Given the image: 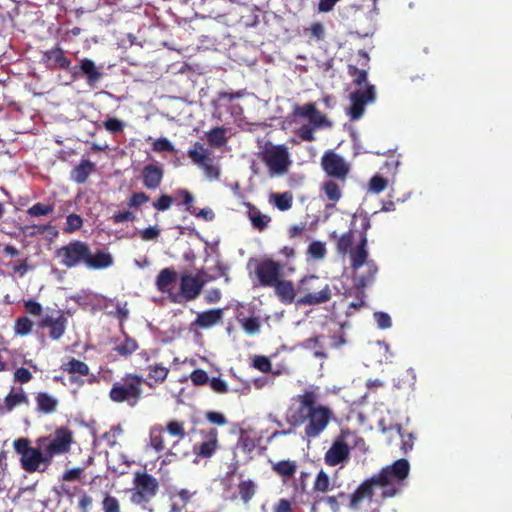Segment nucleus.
I'll return each mask as SVG.
<instances>
[{"label": "nucleus", "instance_id": "f257e3e1", "mask_svg": "<svg viewBox=\"0 0 512 512\" xmlns=\"http://www.w3.org/2000/svg\"><path fill=\"white\" fill-rule=\"evenodd\" d=\"M297 403L295 410H289L287 421L293 427L304 426V435L308 440L318 438L335 420L334 411L320 404L319 388L311 386L294 397Z\"/></svg>", "mask_w": 512, "mask_h": 512}, {"label": "nucleus", "instance_id": "f03ea898", "mask_svg": "<svg viewBox=\"0 0 512 512\" xmlns=\"http://www.w3.org/2000/svg\"><path fill=\"white\" fill-rule=\"evenodd\" d=\"M55 257L59 264L66 269L83 265L87 269L102 270L114 264V258L108 249H96L93 252L90 245L82 240H71L61 246L55 251Z\"/></svg>", "mask_w": 512, "mask_h": 512}, {"label": "nucleus", "instance_id": "7ed1b4c3", "mask_svg": "<svg viewBox=\"0 0 512 512\" xmlns=\"http://www.w3.org/2000/svg\"><path fill=\"white\" fill-rule=\"evenodd\" d=\"M144 384L150 388L154 387L151 382L137 373H125L112 384L108 393L109 399L117 404L125 403L129 407H135L142 399Z\"/></svg>", "mask_w": 512, "mask_h": 512}, {"label": "nucleus", "instance_id": "20e7f679", "mask_svg": "<svg viewBox=\"0 0 512 512\" xmlns=\"http://www.w3.org/2000/svg\"><path fill=\"white\" fill-rule=\"evenodd\" d=\"M409 471L410 464L408 460L401 458L393 464L385 466L378 474L372 476L380 485V497L382 500L394 497L401 491Z\"/></svg>", "mask_w": 512, "mask_h": 512}, {"label": "nucleus", "instance_id": "39448f33", "mask_svg": "<svg viewBox=\"0 0 512 512\" xmlns=\"http://www.w3.org/2000/svg\"><path fill=\"white\" fill-rule=\"evenodd\" d=\"M13 447L20 456V464L24 471L28 473L45 472L51 466L43 448L39 445L32 447L28 438L15 439Z\"/></svg>", "mask_w": 512, "mask_h": 512}, {"label": "nucleus", "instance_id": "423d86ee", "mask_svg": "<svg viewBox=\"0 0 512 512\" xmlns=\"http://www.w3.org/2000/svg\"><path fill=\"white\" fill-rule=\"evenodd\" d=\"M159 491V482L147 472H136L133 479L131 502L148 512H154L151 501Z\"/></svg>", "mask_w": 512, "mask_h": 512}, {"label": "nucleus", "instance_id": "0eeeda50", "mask_svg": "<svg viewBox=\"0 0 512 512\" xmlns=\"http://www.w3.org/2000/svg\"><path fill=\"white\" fill-rule=\"evenodd\" d=\"M36 442L43 448L45 456L52 463L55 457L66 455L71 451L74 434L67 426H60L48 436L38 438Z\"/></svg>", "mask_w": 512, "mask_h": 512}, {"label": "nucleus", "instance_id": "6e6552de", "mask_svg": "<svg viewBox=\"0 0 512 512\" xmlns=\"http://www.w3.org/2000/svg\"><path fill=\"white\" fill-rule=\"evenodd\" d=\"M319 278L315 275L305 276L300 281L299 291L305 293L297 300L299 305L315 306L328 302L332 297L330 286L320 287L315 284Z\"/></svg>", "mask_w": 512, "mask_h": 512}, {"label": "nucleus", "instance_id": "1a4fd4ad", "mask_svg": "<svg viewBox=\"0 0 512 512\" xmlns=\"http://www.w3.org/2000/svg\"><path fill=\"white\" fill-rule=\"evenodd\" d=\"M378 490H380V485L373 477L366 479L353 493L348 495V507L353 511H359L363 504H371L372 502H375L377 503V507L373 508L371 512H380L379 506L383 500L381 498L380 500L375 498Z\"/></svg>", "mask_w": 512, "mask_h": 512}, {"label": "nucleus", "instance_id": "9d476101", "mask_svg": "<svg viewBox=\"0 0 512 512\" xmlns=\"http://www.w3.org/2000/svg\"><path fill=\"white\" fill-rule=\"evenodd\" d=\"M351 434L349 429H341L339 435L335 437L332 445L324 454L326 465L334 467L348 462L350 459V447L346 440Z\"/></svg>", "mask_w": 512, "mask_h": 512}, {"label": "nucleus", "instance_id": "9b49d317", "mask_svg": "<svg viewBox=\"0 0 512 512\" xmlns=\"http://www.w3.org/2000/svg\"><path fill=\"white\" fill-rule=\"evenodd\" d=\"M262 160L271 174L278 175L286 173L291 163L288 150L284 145H275L266 148L263 152Z\"/></svg>", "mask_w": 512, "mask_h": 512}, {"label": "nucleus", "instance_id": "f8f14e48", "mask_svg": "<svg viewBox=\"0 0 512 512\" xmlns=\"http://www.w3.org/2000/svg\"><path fill=\"white\" fill-rule=\"evenodd\" d=\"M285 264L270 258L258 261L255 266V275L262 287H272L280 278L283 277V268Z\"/></svg>", "mask_w": 512, "mask_h": 512}, {"label": "nucleus", "instance_id": "ddd939ff", "mask_svg": "<svg viewBox=\"0 0 512 512\" xmlns=\"http://www.w3.org/2000/svg\"><path fill=\"white\" fill-rule=\"evenodd\" d=\"M321 165L327 176L344 183L350 173V165L344 158L332 150L326 151L321 158Z\"/></svg>", "mask_w": 512, "mask_h": 512}, {"label": "nucleus", "instance_id": "4468645a", "mask_svg": "<svg viewBox=\"0 0 512 512\" xmlns=\"http://www.w3.org/2000/svg\"><path fill=\"white\" fill-rule=\"evenodd\" d=\"M376 99V89L374 85H367V87L362 90L358 89L351 93L350 101L351 105L348 108V115L351 120L360 119L364 112L365 106L367 104L373 103Z\"/></svg>", "mask_w": 512, "mask_h": 512}, {"label": "nucleus", "instance_id": "2eb2a0df", "mask_svg": "<svg viewBox=\"0 0 512 512\" xmlns=\"http://www.w3.org/2000/svg\"><path fill=\"white\" fill-rule=\"evenodd\" d=\"M205 272L199 270L196 275L183 274L180 278V295L185 301L195 300L202 292L206 281L203 279Z\"/></svg>", "mask_w": 512, "mask_h": 512}, {"label": "nucleus", "instance_id": "dca6fc26", "mask_svg": "<svg viewBox=\"0 0 512 512\" xmlns=\"http://www.w3.org/2000/svg\"><path fill=\"white\" fill-rule=\"evenodd\" d=\"M68 320L62 310H54L53 314L44 315L38 322L41 329H49V337L59 340L66 332Z\"/></svg>", "mask_w": 512, "mask_h": 512}, {"label": "nucleus", "instance_id": "f3484780", "mask_svg": "<svg viewBox=\"0 0 512 512\" xmlns=\"http://www.w3.org/2000/svg\"><path fill=\"white\" fill-rule=\"evenodd\" d=\"M293 114L309 121L314 128L329 127V122L326 115L322 114L316 107L315 103H307L304 105H295Z\"/></svg>", "mask_w": 512, "mask_h": 512}, {"label": "nucleus", "instance_id": "a211bd4d", "mask_svg": "<svg viewBox=\"0 0 512 512\" xmlns=\"http://www.w3.org/2000/svg\"><path fill=\"white\" fill-rule=\"evenodd\" d=\"M204 440L194 446V452L201 458H210L218 448V430L210 428L208 431H201Z\"/></svg>", "mask_w": 512, "mask_h": 512}, {"label": "nucleus", "instance_id": "6ab92c4d", "mask_svg": "<svg viewBox=\"0 0 512 512\" xmlns=\"http://www.w3.org/2000/svg\"><path fill=\"white\" fill-rule=\"evenodd\" d=\"M43 62L50 69L60 68L63 70H69L71 61L64 55V51L61 47L55 46L50 50L43 52Z\"/></svg>", "mask_w": 512, "mask_h": 512}, {"label": "nucleus", "instance_id": "aec40b11", "mask_svg": "<svg viewBox=\"0 0 512 512\" xmlns=\"http://www.w3.org/2000/svg\"><path fill=\"white\" fill-rule=\"evenodd\" d=\"M29 398L23 388L15 390L13 387L4 398V402L0 405V414H6L13 411L16 407L21 405H28Z\"/></svg>", "mask_w": 512, "mask_h": 512}, {"label": "nucleus", "instance_id": "412c9836", "mask_svg": "<svg viewBox=\"0 0 512 512\" xmlns=\"http://www.w3.org/2000/svg\"><path fill=\"white\" fill-rule=\"evenodd\" d=\"M365 266V272L357 273L353 276V284L354 289L363 294V290L366 287L371 285L376 278V274L378 272V266L373 260H370L369 263Z\"/></svg>", "mask_w": 512, "mask_h": 512}, {"label": "nucleus", "instance_id": "4be33fe9", "mask_svg": "<svg viewBox=\"0 0 512 512\" xmlns=\"http://www.w3.org/2000/svg\"><path fill=\"white\" fill-rule=\"evenodd\" d=\"M223 315V310L220 308L200 312L197 314L196 319L191 323V326L202 329L211 328L222 322Z\"/></svg>", "mask_w": 512, "mask_h": 512}, {"label": "nucleus", "instance_id": "5701e85b", "mask_svg": "<svg viewBox=\"0 0 512 512\" xmlns=\"http://www.w3.org/2000/svg\"><path fill=\"white\" fill-rule=\"evenodd\" d=\"M367 242V236L362 235L356 247L349 252L350 266L355 272L370 261L368 260Z\"/></svg>", "mask_w": 512, "mask_h": 512}, {"label": "nucleus", "instance_id": "b1692460", "mask_svg": "<svg viewBox=\"0 0 512 512\" xmlns=\"http://www.w3.org/2000/svg\"><path fill=\"white\" fill-rule=\"evenodd\" d=\"M164 170L160 165L148 164L142 169V182L147 189H157L163 179Z\"/></svg>", "mask_w": 512, "mask_h": 512}, {"label": "nucleus", "instance_id": "393cba45", "mask_svg": "<svg viewBox=\"0 0 512 512\" xmlns=\"http://www.w3.org/2000/svg\"><path fill=\"white\" fill-rule=\"evenodd\" d=\"M35 402L37 412L44 415L54 414L59 407L58 398L46 391L37 392Z\"/></svg>", "mask_w": 512, "mask_h": 512}, {"label": "nucleus", "instance_id": "a878e982", "mask_svg": "<svg viewBox=\"0 0 512 512\" xmlns=\"http://www.w3.org/2000/svg\"><path fill=\"white\" fill-rule=\"evenodd\" d=\"M358 56L362 59V68H358L352 64H349L347 68L348 74L353 78V83L356 86H362L367 81L368 72L366 68L368 67L370 58L369 54L365 50H359Z\"/></svg>", "mask_w": 512, "mask_h": 512}, {"label": "nucleus", "instance_id": "bb28decb", "mask_svg": "<svg viewBox=\"0 0 512 512\" xmlns=\"http://www.w3.org/2000/svg\"><path fill=\"white\" fill-rule=\"evenodd\" d=\"M384 432L389 433L390 439H400V449L403 454H407L412 450L414 445V436L412 433L403 430L401 425L396 424L394 426H390L389 428L385 429Z\"/></svg>", "mask_w": 512, "mask_h": 512}, {"label": "nucleus", "instance_id": "cd10ccee", "mask_svg": "<svg viewBox=\"0 0 512 512\" xmlns=\"http://www.w3.org/2000/svg\"><path fill=\"white\" fill-rule=\"evenodd\" d=\"M272 287L283 304H291L295 301L296 292L292 281L280 278Z\"/></svg>", "mask_w": 512, "mask_h": 512}, {"label": "nucleus", "instance_id": "c85d7f7f", "mask_svg": "<svg viewBox=\"0 0 512 512\" xmlns=\"http://www.w3.org/2000/svg\"><path fill=\"white\" fill-rule=\"evenodd\" d=\"M123 340L120 342H116V345L113 347V351L120 357L128 358L134 352H136L139 348V344L137 340L126 332H123Z\"/></svg>", "mask_w": 512, "mask_h": 512}, {"label": "nucleus", "instance_id": "c756f323", "mask_svg": "<svg viewBox=\"0 0 512 512\" xmlns=\"http://www.w3.org/2000/svg\"><path fill=\"white\" fill-rule=\"evenodd\" d=\"M246 206L248 208L247 215L253 228L257 229L258 231H264L268 227L271 218L262 214L260 210L251 203H246Z\"/></svg>", "mask_w": 512, "mask_h": 512}, {"label": "nucleus", "instance_id": "7c9ffc66", "mask_svg": "<svg viewBox=\"0 0 512 512\" xmlns=\"http://www.w3.org/2000/svg\"><path fill=\"white\" fill-rule=\"evenodd\" d=\"M330 238L336 241V250L341 255H345L353 249L354 234L352 230L342 235H338L336 231H333L330 233Z\"/></svg>", "mask_w": 512, "mask_h": 512}, {"label": "nucleus", "instance_id": "2f4dec72", "mask_svg": "<svg viewBox=\"0 0 512 512\" xmlns=\"http://www.w3.org/2000/svg\"><path fill=\"white\" fill-rule=\"evenodd\" d=\"M95 164L89 160H82L71 171V178L77 184H83L87 181L89 175L94 171Z\"/></svg>", "mask_w": 512, "mask_h": 512}, {"label": "nucleus", "instance_id": "473e14b6", "mask_svg": "<svg viewBox=\"0 0 512 512\" xmlns=\"http://www.w3.org/2000/svg\"><path fill=\"white\" fill-rule=\"evenodd\" d=\"M193 493L187 489H180L170 494L172 501L170 511L181 512L186 505L191 501Z\"/></svg>", "mask_w": 512, "mask_h": 512}, {"label": "nucleus", "instance_id": "72a5a7b5", "mask_svg": "<svg viewBox=\"0 0 512 512\" xmlns=\"http://www.w3.org/2000/svg\"><path fill=\"white\" fill-rule=\"evenodd\" d=\"M165 429L164 426L160 424H156L150 428L149 431V445L156 452H162L165 450V440H164Z\"/></svg>", "mask_w": 512, "mask_h": 512}, {"label": "nucleus", "instance_id": "f704fd0d", "mask_svg": "<svg viewBox=\"0 0 512 512\" xmlns=\"http://www.w3.org/2000/svg\"><path fill=\"white\" fill-rule=\"evenodd\" d=\"M335 485L333 481L331 480L330 476L321 469L313 482L312 490L313 493L317 494H325L334 489Z\"/></svg>", "mask_w": 512, "mask_h": 512}, {"label": "nucleus", "instance_id": "c9c22d12", "mask_svg": "<svg viewBox=\"0 0 512 512\" xmlns=\"http://www.w3.org/2000/svg\"><path fill=\"white\" fill-rule=\"evenodd\" d=\"M80 71L86 76L89 84L96 83L101 78V73L98 71L95 63L88 58H84L80 61Z\"/></svg>", "mask_w": 512, "mask_h": 512}, {"label": "nucleus", "instance_id": "e433bc0d", "mask_svg": "<svg viewBox=\"0 0 512 512\" xmlns=\"http://www.w3.org/2000/svg\"><path fill=\"white\" fill-rule=\"evenodd\" d=\"M176 279L177 273L172 268L162 269L156 278L157 289L161 292L168 291L169 286L173 284Z\"/></svg>", "mask_w": 512, "mask_h": 512}, {"label": "nucleus", "instance_id": "4c0bfd02", "mask_svg": "<svg viewBox=\"0 0 512 512\" xmlns=\"http://www.w3.org/2000/svg\"><path fill=\"white\" fill-rule=\"evenodd\" d=\"M61 369L69 374H79L81 376H87L90 372L89 366L85 362L73 357L63 363Z\"/></svg>", "mask_w": 512, "mask_h": 512}, {"label": "nucleus", "instance_id": "58836bf2", "mask_svg": "<svg viewBox=\"0 0 512 512\" xmlns=\"http://www.w3.org/2000/svg\"><path fill=\"white\" fill-rule=\"evenodd\" d=\"M270 202L280 211H287L292 207L293 195L291 192L272 193L270 195Z\"/></svg>", "mask_w": 512, "mask_h": 512}, {"label": "nucleus", "instance_id": "ea45409f", "mask_svg": "<svg viewBox=\"0 0 512 512\" xmlns=\"http://www.w3.org/2000/svg\"><path fill=\"white\" fill-rule=\"evenodd\" d=\"M272 470L281 477L290 478L296 473L297 465L295 461L282 460L273 464Z\"/></svg>", "mask_w": 512, "mask_h": 512}, {"label": "nucleus", "instance_id": "a19ab883", "mask_svg": "<svg viewBox=\"0 0 512 512\" xmlns=\"http://www.w3.org/2000/svg\"><path fill=\"white\" fill-rule=\"evenodd\" d=\"M237 489L241 500L243 503L247 504L255 496L257 486L254 481L247 479L241 481Z\"/></svg>", "mask_w": 512, "mask_h": 512}, {"label": "nucleus", "instance_id": "79ce46f5", "mask_svg": "<svg viewBox=\"0 0 512 512\" xmlns=\"http://www.w3.org/2000/svg\"><path fill=\"white\" fill-rule=\"evenodd\" d=\"M169 374V369L162 364H153L148 367V377L154 386L163 383Z\"/></svg>", "mask_w": 512, "mask_h": 512}, {"label": "nucleus", "instance_id": "37998d69", "mask_svg": "<svg viewBox=\"0 0 512 512\" xmlns=\"http://www.w3.org/2000/svg\"><path fill=\"white\" fill-rule=\"evenodd\" d=\"M173 198L174 202H177L178 206H185L187 212L190 213V210L193 209L195 198L189 190L185 188H179L175 191Z\"/></svg>", "mask_w": 512, "mask_h": 512}, {"label": "nucleus", "instance_id": "c03bdc74", "mask_svg": "<svg viewBox=\"0 0 512 512\" xmlns=\"http://www.w3.org/2000/svg\"><path fill=\"white\" fill-rule=\"evenodd\" d=\"M322 191L328 200L336 203L342 197V192L339 184L333 180L325 181L322 184Z\"/></svg>", "mask_w": 512, "mask_h": 512}, {"label": "nucleus", "instance_id": "a18cd8bd", "mask_svg": "<svg viewBox=\"0 0 512 512\" xmlns=\"http://www.w3.org/2000/svg\"><path fill=\"white\" fill-rule=\"evenodd\" d=\"M188 157L198 166L202 165L210 158L203 144L200 142H195L193 147L188 150Z\"/></svg>", "mask_w": 512, "mask_h": 512}, {"label": "nucleus", "instance_id": "49530a36", "mask_svg": "<svg viewBox=\"0 0 512 512\" xmlns=\"http://www.w3.org/2000/svg\"><path fill=\"white\" fill-rule=\"evenodd\" d=\"M165 433H168L170 436L184 440L186 437V431L184 427V422L179 420H171L164 427Z\"/></svg>", "mask_w": 512, "mask_h": 512}, {"label": "nucleus", "instance_id": "de8ad7c7", "mask_svg": "<svg viewBox=\"0 0 512 512\" xmlns=\"http://www.w3.org/2000/svg\"><path fill=\"white\" fill-rule=\"evenodd\" d=\"M226 130L223 127H215L207 133V139L211 146L221 147L226 142Z\"/></svg>", "mask_w": 512, "mask_h": 512}, {"label": "nucleus", "instance_id": "09e8293b", "mask_svg": "<svg viewBox=\"0 0 512 512\" xmlns=\"http://www.w3.org/2000/svg\"><path fill=\"white\" fill-rule=\"evenodd\" d=\"M101 504L103 512H121L119 500L109 493L104 494Z\"/></svg>", "mask_w": 512, "mask_h": 512}, {"label": "nucleus", "instance_id": "8fccbe9b", "mask_svg": "<svg viewBox=\"0 0 512 512\" xmlns=\"http://www.w3.org/2000/svg\"><path fill=\"white\" fill-rule=\"evenodd\" d=\"M200 167L204 170L205 176L210 180H218L220 178L221 172L218 165L213 163V160L209 158L205 161Z\"/></svg>", "mask_w": 512, "mask_h": 512}, {"label": "nucleus", "instance_id": "3c124183", "mask_svg": "<svg viewBox=\"0 0 512 512\" xmlns=\"http://www.w3.org/2000/svg\"><path fill=\"white\" fill-rule=\"evenodd\" d=\"M54 211L53 205H47L43 203H35L26 211L31 217L46 216Z\"/></svg>", "mask_w": 512, "mask_h": 512}, {"label": "nucleus", "instance_id": "603ef678", "mask_svg": "<svg viewBox=\"0 0 512 512\" xmlns=\"http://www.w3.org/2000/svg\"><path fill=\"white\" fill-rule=\"evenodd\" d=\"M83 226V219L80 215L71 213L66 218V225L64 227L65 233H73Z\"/></svg>", "mask_w": 512, "mask_h": 512}, {"label": "nucleus", "instance_id": "864d4df0", "mask_svg": "<svg viewBox=\"0 0 512 512\" xmlns=\"http://www.w3.org/2000/svg\"><path fill=\"white\" fill-rule=\"evenodd\" d=\"M252 367L262 373H269L272 370V363L267 356L255 355L252 359Z\"/></svg>", "mask_w": 512, "mask_h": 512}, {"label": "nucleus", "instance_id": "5fc2aeb1", "mask_svg": "<svg viewBox=\"0 0 512 512\" xmlns=\"http://www.w3.org/2000/svg\"><path fill=\"white\" fill-rule=\"evenodd\" d=\"M346 493L340 491L336 496H323L318 502H323L328 505L332 512H340V501L339 499L346 497Z\"/></svg>", "mask_w": 512, "mask_h": 512}, {"label": "nucleus", "instance_id": "6e6d98bb", "mask_svg": "<svg viewBox=\"0 0 512 512\" xmlns=\"http://www.w3.org/2000/svg\"><path fill=\"white\" fill-rule=\"evenodd\" d=\"M244 331L249 335H254L260 331V321L256 317L239 319Z\"/></svg>", "mask_w": 512, "mask_h": 512}, {"label": "nucleus", "instance_id": "4d7b16f0", "mask_svg": "<svg viewBox=\"0 0 512 512\" xmlns=\"http://www.w3.org/2000/svg\"><path fill=\"white\" fill-rule=\"evenodd\" d=\"M15 333L21 336L31 333L33 322L28 317H19L15 322Z\"/></svg>", "mask_w": 512, "mask_h": 512}, {"label": "nucleus", "instance_id": "13d9d810", "mask_svg": "<svg viewBox=\"0 0 512 512\" xmlns=\"http://www.w3.org/2000/svg\"><path fill=\"white\" fill-rule=\"evenodd\" d=\"M183 440L176 439L171 447L166 452V457H173L176 459H182L184 458L188 452L186 447H183L181 442Z\"/></svg>", "mask_w": 512, "mask_h": 512}, {"label": "nucleus", "instance_id": "bf43d9fd", "mask_svg": "<svg viewBox=\"0 0 512 512\" xmlns=\"http://www.w3.org/2000/svg\"><path fill=\"white\" fill-rule=\"evenodd\" d=\"M174 203L173 196L168 194H161L153 203L152 206L161 212L167 211L170 209L172 204Z\"/></svg>", "mask_w": 512, "mask_h": 512}, {"label": "nucleus", "instance_id": "052dcab7", "mask_svg": "<svg viewBox=\"0 0 512 512\" xmlns=\"http://www.w3.org/2000/svg\"><path fill=\"white\" fill-rule=\"evenodd\" d=\"M388 181L381 175H374L369 181V189L374 193H381L387 188Z\"/></svg>", "mask_w": 512, "mask_h": 512}, {"label": "nucleus", "instance_id": "680f3d73", "mask_svg": "<svg viewBox=\"0 0 512 512\" xmlns=\"http://www.w3.org/2000/svg\"><path fill=\"white\" fill-rule=\"evenodd\" d=\"M308 253L314 259H322L326 254L325 245L320 241H313L308 246Z\"/></svg>", "mask_w": 512, "mask_h": 512}, {"label": "nucleus", "instance_id": "e2e57ef3", "mask_svg": "<svg viewBox=\"0 0 512 512\" xmlns=\"http://www.w3.org/2000/svg\"><path fill=\"white\" fill-rule=\"evenodd\" d=\"M105 129L113 134H117L123 131L124 123L114 117L108 118L103 122Z\"/></svg>", "mask_w": 512, "mask_h": 512}, {"label": "nucleus", "instance_id": "0e129e2a", "mask_svg": "<svg viewBox=\"0 0 512 512\" xmlns=\"http://www.w3.org/2000/svg\"><path fill=\"white\" fill-rule=\"evenodd\" d=\"M149 196L144 192H136L131 195L128 200V206L138 208L149 201Z\"/></svg>", "mask_w": 512, "mask_h": 512}, {"label": "nucleus", "instance_id": "69168bd1", "mask_svg": "<svg viewBox=\"0 0 512 512\" xmlns=\"http://www.w3.org/2000/svg\"><path fill=\"white\" fill-rule=\"evenodd\" d=\"M192 383L196 386H201L209 383V377L206 371L202 369H195L190 374Z\"/></svg>", "mask_w": 512, "mask_h": 512}, {"label": "nucleus", "instance_id": "338daca9", "mask_svg": "<svg viewBox=\"0 0 512 512\" xmlns=\"http://www.w3.org/2000/svg\"><path fill=\"white\" fill-rule=\"evenodd\" d=\"M13 378L15 382L26 384L32 380L33 375L27 368L20 367L15 370Z\"/></svg>", "mask_w": 512, "mask_h": 512}, {"label": "nucleus", "instance_id": "774afa93", "mask_svg": "<svg viewBox=\"0 0 512 512\" xmlns=\"http://www.w3.org/2000/svg\"><path fill=\"white\" fill-rule=\"evenodd\" d=\"M316 128H314L313 125H307V124H304L302 125L298 131H297V135L299 136V138L303 141H306V142H311L315 139V136H314V130Z\"/></svg>", "mask_w": 512, "mask_h": 512}]
</instances>
